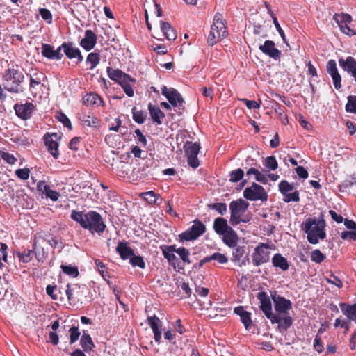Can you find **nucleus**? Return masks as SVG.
Masks as SVG:
<instances>
[{
  "label": "nucleus",
  "instance_id": "obj_1",
  "mask_svg": "<svg viewBox=\"0 0 356 356\" xmlns=\"http://www.w3.org/2000/svg\"><path fill=\"white\" fill-rule=\"evenodd\" d=\"M71 218L79 222L81 227L89 230L91 233H102L106 227V225L101 215L94 211H90L86 213L81 211L73 210L71 213Z\"/></svg>",
  "mask_w": 356,
  "mask_h": 356
},
{
  "label": "nucleus",
  "instance_id": "obj_2",
  "mask_svg": "<svg viewBox=\"0 0 356 356\" xmlns=\"http://www.w3.org/2000/svg\"><path fill=\"white\" fill-rule=\"evenodd\" d=\"M325 220L323 213H321L318 218H307L302 224V229L307 233L309 243L316 244L319 239L325 238Z\"/></svg>",
  "mask_w": 356,
  "mask_h": 356
},
{
  "label": "nucleus",
  "instance_id": "obj_3",
  "mask_svg": "<svg viewBox=\"0 0 356 356\" xmlns=\"http://www.w3.org/2000/svg\"><path fill=\"white\" fill-rule=\"evenodd\" d=\"M24 75L17 66L9 67L6 70L3 75V86L5 90L12 93H21L24 92L22 85Z\"/></svg>",
  "mask_w": 356,
  "mask_h": 356
},
{
  "label": "nucleus",
  "instance_id": "obj_4",
  "mask_svg": "<svg viewBox=\"0 0 356 356\" xmlns=\"http://www.w3.org/2000/svg\"><path fill=\"white\" fill-rule=\"evenodd\" d=\"M206 232L205 225L198 219L193 221V225L179 235V242L184 243L197 239Z\"/></svg>",
  "mask_w": 356,
  "mask_h": 356
},
{
  "label": "nucleus",
  "instance_id": "obj_5",
  "mask_svg": "<svg viewBox=\"0 0 356 356\" xmlns=\"http://www.w3.org/2000/svg\"><path fill=\"white\" fill-rule=\"evenodd\" d=\"M249 203L243 199L232 201L229 204L230 218L229 223L236 226L238 225L239 216H241L246 211Z\"/></svg>",
  "mask_w": 356,
  "mask_h": 356
},
{
  "label": "nucleus",
  "instance_id": "obj_6",
  "mask_svg": "<svg viewBox=\"0 0 356 356\" xmlns=\"http://www.w3.org/2000/svg\"><path fill=\"white\" fill-rule=\"evenodd\" d=\"M87 287L85 284H68L66 289H65V293L67 296L70 305H75L78 303L82 297L84 296Z\"/></svg>",
  "mask_w": 356,
  "mask_h": 356
},
{
  "label": "nucleus",
  "instance_id": "obj_7",
  "mask_svg": "<svg viewBox=\"0 0 356 356\" xmlns=\"http://www.w3.org/2000/svg\"><path fill=\"white\" fill-rule=\"evenodd\" d=\"M243 197L250 201L266 202L268 195L263 186L253 183L250 187H248L243 191Z\"/></svg>",
  "mask_w": 356,
  "mask_h": 356
},
{
  "label": "nucleus",
  "instance_id": "obj_8",
  "mask_svg": "<svg viewBox=\"0 0 356 356\" xmlns=\"http://www.w3.org/2000/svg\"><path fill=\"white\" fill-rule=\"evenodd\" d=\"M184 148L188 165L194 169L197 168L200 165V161L197 159V154L200 150V143L187 141L184 144Z\"/></svg>",
  "mask_w": 356,
  "mask_h": 356
},
{
  "label": "nucleus",
  "instance_id": "obj_9",
  "mask_svg": "<svg viewBox=\"0 0 356 356\" xmlns=\"http://www.w3.org/2000/svg\"><path fill=\"white\" fill-rule=\"evenodd\" d=\"M161 93L166 97L170 105L173 107H178L181 110L184 103V99L178 91L175 88H168L165 86L161 87Z\"/></svg>",
  "mask_w": 356,
  "mask_h": 356
},
{
  "label": "nucleus",
  "instance_id": "obj_10",
  "mask_svg": "<svg viewBox=\"0 0 356 356\" xmlns=\"http://www.w3.org/2000/svg\"><path fill=\"white\" fill-rule=\"evenodd\" d=\"M271 246H256L252 254V263L255 266L266 264L270 260Z\"/></svg>",
  "mask_w": 356,
  "mask_h": 356
},
{
  "label": "nucleus",
  "instance_id": "obj_11",
  "mask_svg": "<svg viewBox=\"0 0 356 356\" xmlns=\"http://www.w3.org/2000/svg\"><path fill=\"white\" fill-rule=\"evenodd\" d=\"M106 72L108 77L111 80L118 82L121 86L128 83H135L136 82V80L134 78L120 70H115L111 67H107Z\"/></svg>",
  "mask_w": 356,
  "mask_h": 356
},
{
  "label": "nucleus",
  "instance_id": "obj_12",
  "mask_svg": "<svg viewBox=\"0 0 356 356\" xmlns=\"http://www.w3.org/2000/svg\"><path fill=\"white\" fill-rule=\"evenodd\" d=\"M333 19L337 23L343 33L348 35L355 34V31L348 26V24L352 21V17L349 14L343 13L340 14L335 13Z\"/></svg>",
  "mask_w": 356,
  "mask_h": 356
},
{
  "label": "nucleus",
  "instance_id": "obj_13",
  "mask_svg": "<svg viewBox=\"0 0 356 356\" xmlns=\"http://www.w3.org/2000/svg\"><path fill=\"white\" fill-rule=\"evenodd\" d=\"M16 115L22 120L31 118L32 113L35 109V105L31 102L25 104H15L13 106Z\"/></svg>",
  "mask_w": 356,
  "mask_h": 356
},
{
  "label": "nucleus",
  "instance_id": "obj_14",
  "mask_svg": "<svg viewBox=\"0 0 356 356\" xmlns=\"http://www.w3.org/2000/svg\"><path fill=\"white\" fill-rule=\"evenodd\" d=\"M176 246H161L163 257L168 260L169 264L172 266L175 270H179L183 269L181 262L174 254L175 252Z\"/></svg>",
  "mask_w": 356,
  "mask_h": 356
},
{
  "label": "nucleus",
  "instance_id": "obj_15",
  "mask_svg": "<svg viewBox=\"0 0 356 356\" xmlns=\"http://www.w3.org/2000/svg\"><path fill=\"white\" fill-rule=\"evenodd\" d=\"M259 49L265 55L275 60H279L282 56L281 51L275 47L273 40H266L263 44L259 45Z\"/></svg>",
  "mask_w": 356,
  "mask_h": 356
},
{
  "label": "nucleus",
  "instance_id": "obj_16",
  "mask_svg": "<svg viewBox=\"0 0 356 356\" xmlns=\"http://www.w3.org/2000/svg\"><path fill=\"white\" fill-rule=\"evenodd\" d=\"M63 47H64V54L69 59H76V63H81L83 60V56L81 54L80 49L76 47L71 42H63Z\"/></svg>",
  "mask_w": 356,
  "mask_h": 356
},
{
  "label": "nucleus",
  "instance_id": "obj_17",
  "mask_svg": "<svg viewBox=\"0 0 356 356\" xmlns=\"http://www.w3.org/2000/svg\"><path fill=\"white\" fill-rule=\"evenodd\" d=\"M339 64L356 82V60L352 56H348L346 59L340 58Z\"/></svg>",
  "mask_w": 356,
  "mask_h": 356
},
{
  "label": "nucleus",
  "instance_id": "obj_18",
  "mask_svg": "<svg viewBox=\"0 0 356 356\" xmlns=\"http://www.w3.org/2000/svg\"><path fill=\"white\" fill-rule=\"evenodd\" d=\"M97 40V35L90 29L85 31L84 38L80 41V46L86 51H90L96 45Z\"/></svg>",
  "mask_w": 356,
  "mask_h": 356
},
{
  "label": "nucleus",
  "instance_id": "obj_19",
  "mask_svg": "<svg viewBox=\"0 0 356 356\" xmlns=\"http://www.w3.org/2000/svg\"><path fill=\"white\" fill-rule=\"evenodd\" d=\"M326 70L333 80L334 88L337 90L339 89L341 87V77L338 72L337 63L334 60H328L326 65Z\"/></svg>",
  "mask_w": 356,
  "mask_h": 356
},
{
  "label": "nucleus",
  "instance_id": "obj_20",
  "mask_svg": "<svg viewBox=\"0 0 356 356\" xmlns=\"http://www.w3.org/2000/svg\"><path fill=\"white\" fill-rule=\"evenodd\" d=\"M272 298L274 302L275 309L279 313L286 314L288 312V311L291 309L292 305L289 300H286V298L281 296H273Z\"/></svg>",
  "mask_w": 356,
  "mask_h": 356
},
{
  "label": "nucleus",
  "instance_id": "obj_21",
  "mask_svg": "<svg viewBox=\"0 0 356 356\" xmlns=\"http://www.w3.org/2000/svg\"><path fill=\"white\" fill-rule=\"evenodd\" d=\"M56 134L44 136V140L47 150L56 159L59 156L58 143L53 139V137L56 138Z\"/></svg>",
  "mask_w": 356,
  "mask_h": 356
},
{
  "label": "nucleus",
  "instance_id": "obj_22",
  "mask_svg": "<svg viewBox=\"0 0 356 356\" xmlns=\"http://www.w3.org/2000/svg\"><path fill=\"white\" fill-rule=\"evenodd\" d=\"M82 102L86 106H104V102L96 93L90 92L87 93L82 99Z\"/></svg>",
  "mask_w": 356,
  "mask_h": 356
},
{
  "label": "nucleus",
  "instance_id": "obj_23",
  "mask_svg": "<svg viewBox=\"0 0 356 356\" xmlns=\"http://www.w3.org/2000/svg\"><path fill=\"white\" fill-rule=\"evenodd\" d=\"M235 249L233 250L234 261L240 262V266L245 265L247 261H249L248 252H245V246H234Z\"/></svg>",
  "mask_w": 356,
  "mask_h": 356
},
{
  "label": "nucleus",
  "instance_id": "obj_24",
  "mask_svg": "<svg viewBox=\"0 0 356 356\" xmlns=\"http://www.w3.org/2000/svg\"><path fill=\"white\" fill-rule=\"evenodd\" d=\"M148 110L153 122L156 125H161L165 118L164 113L158 106H154L151 103L148 104Z\"/></svg>",
  "mask_w": 356,
  "mask_h": 356
},
{
  "label": "nucleus",
  "instance_id": "obj_25",
  "mask_svg": "<svg viewBox=\"0 0 356 356\" xmlns=\"http://www.w3.org/2000/svg\"><path fill=\"white\" fill-rule=\"evenodd\" d=\"M220 236L225 245H236L238 242V236L236 232L230 227L228 226L227 229L224 230Z\"/></svg>",
  "mask_w": 356,
  "mask_h": 356
},
{
  "label": "nucleus",
  "instance_id": "obj_26",
  "mask_svg": "<svg viewBox=\"0 0 356 356\" xmlns=\"http://www.w3.org/2000/svg\"><path fill=\"white\" fill-rule=\"evenodd\" d=\"M257 296L261 303V310L265 315L266 314L269 315L270 312L272 311V305L269 296L264 291L259 292Z\"/></svg>",
  "mask_w": 356,
  "mask_h": 356
},
{
  "label": "nucleus",
  "instance_id": "obj_27",
  "mask_svg": "<svg viewBox=\"0 0 356 356\" xmlns=\"http://www.w3.org/2000/svg\"><path fill=\"white\" fill-rule=\"evenodd\" d=\"M211 29L218 31L220 33H223L225 37H227L228 32L227 26L225 24V21L222 18V15L220 13H216L213 18V24L211 26Z\"/></svg>",
  "mask_w": 356,
  "mask_h": 356
},
{
  "label": "nucleus",
  "instance_id": "obj_28",
  "mask_svg": "<svg viewBox=\"0 0 356 356\" xmlns=\"http://www.w3.org/2000/svg\"><path fill=\"white\" fill-rule=\"evenodd\" d=\"M342 313L347 316L348 320L353 321L356 323V303L349 305L345 302L339 304Z\"/></svg>",
  "mask_w": 356,
  "mask_h": 356
},
{
  "label": "nucleus",
  "instance_id": "obj_29",
  "mask_svg": "<svg viewBox=\"0 0 356 356\" xmlns=\"http://www.w3.org/2000/svg\"><path fill=\"white\" fill-rule=\"evenodd\" d=\"M234 312L240 316L241 321L244 325L245 329H248L252 322L251 319V313L245 311L243 306L235 307Z\"/></svg>",
  "mask_w": 356,
  "mask_h": 356
},
{
  "label": "nucleus",
  "instance_id": "obj_30",
  "mask_svg": "<svg viewBox=\"0 0 356 356\" xmlns=\"http://www.w3.org/2000/svg\"><path fill=\"white\" fill-rule=\"evenodd\" d=\"M212 260L217 261L219 264H225L227 262L228 259L225 254L216 252L212 255L205 257L202 260H200L198 264V268H202L204 264L210 262Z\"/></svg>",
  "mask_w": 356,
  "mask_h": 356
},
{
  "label": "nucleus",
  "instance_id": "obj_31",
  "mask_svg": "<svg viewBox=\"0 0 356 356\" xmlns=\"http://www.w3.org/2000/svg\"><path fill=\"white\" fill-rule=\"evenodd\" d=\"M272 264L275 267L279 268L283 271H286L289 268L287 259L280 253L274 254L272 258Z\"/></svg>",
  "mask_w": 356,
  "mask_h": 356
},
{
  "label": "nucleus",
  "instance_id": "obj_32",
  "mask_svg": "<svg viewBox=\"0 0 356 356\" xmlns=\"http://www.w3.org/2000/svg\"><path fill=\"white\" fill-rule=\"evenodd\" d=\"M37 187L39 190L42 191V193L45 194L47 197L51 199L53 201H56L58 200L60 197L59 193L51 189L49 186L44 184L43 182L40 181L38 184Z\"/></svg>",
  "mask_w": 356,
  "mask_h": 356
},
{
  "label": "nucleus",
  "instance_id": "obj_33",
  "mask_svg": "<svg viewBox=\"0 0 356 356\" xmlns=\"http://www.w3.org/2000/svg\"><path fill=\"white\" fill-rule=\"evenodd\" d=\"M161 30L168 40H175L177 38L176 31L168 22L161 21Z\"/></svg>",
  "mask_w": 356,
  "mask_h": 356
},
{
  "label": "nucleus",
  "instance_id": "obj_34",
  "mask_svg": "<svg viewBox=\"0 0 356 356\" xmlns=\"http://www.w3.org/2000/svg\"><path fill=\"white\" fill-rule=\"evenodd\" d=\"M80 344L83 350L86 352H90L95 347L94 343L92 340L90 335L88 333L86 332L85 331L83 332L81 336Z\"/></svg>",
  "mask_w": 356,
  "mask_h": 356
},
{
  "label": "nucleus",
  "instance_id": "obj_35",
  "mask_svg": "<svg viewBox=\"0 0 356 356\" xmlns=\"http://www.w3.org/2000/svg\"><path fill=\"white\" fill-rule=\"evenodd\" d=\"M227 221L226 219L218 217L213 221V228L216 234L219 236L223 233L224 230L228 227Z\"/></svg>",
  "mask_w": 356,
  "mask_h": 356
},
{
  "label": "nucleus",
  "instance_id": "obj_36",
  "mask_svg": "<svg viewBox=\"0 0 356 356\" xmlns=\"http://www.w3.org/2000/svg\"><path fill=\"white\" fill-rule=\"evenodd\" d=\"M140 197L143 198L148 203L152 204L159 205L161 203V200H160L159 202H158L159 195L156 194L153 191L141 193L140 194Z\"/></svg>",
  "mask_w": 356,
  "mask_h": 356
},
{
  "label": "nucleus",
  "instance_id": "obj_37",
  "mask_svg": "<svg viewBox=\"0 0 356 356\" xmlns=\"http://www.w3.org/2000/svg\"><path fill=\"white\" fill-rule=\"evenodd\" d=\"M116 251L123 260L129 259L134 253L130 246H116Z\"/></svg>",
  "mask_w": 356,
  "mask_h": 356
},
{
  "label": "nucleus",
  "instance_id": "obj_38",
  "mask_svg": "<svg viewBox=\"0 0 356 356\" xmlns=\"http://www.w3.org/2000/svg\"><path fill=\"white\" fill-rule=\"evenodd\" d=\"M225 35L223 33H220L218 31H214L211 29L209 34L207 38V42L209 45L213 46L216 44L219 40L225 38Z\"/></svg>",
  "mask_w": 356,
  "mask_h": 356
},
{
  "label": "nucleus",
  "instance_id": "obj_39",
  "mask_svg": "<svg viewBox=\"0 0 356 356\" xmlns=\"http://www.w3.org/2000/svg\"><path fill=\"white\" fill-rule=\"evenodd\" d=\"M147 323L152 332L162 330V322L156 315L148 316Z\"/></svg>",
  "mask_w": 356,
  "mask_h": 356
},
{
  "label": "nucleus",
  "instance_id": "obj_40",
  "mask_svg": "<svg viewBox=\"0 0 356 356\" xmlns=\"http://www.w3.org/2000/svg\"><path fill=\"white\" fill-rule=\"evenodd\" d=\"M100 55L97 52L90 53L86 60L87 64L90 65V70H93L99 63Z\"/></svg>",
  "mask_w": 356,
  "mask_h": 356
},
{
  "label": "nucleus",
  "instance_id": "obj_41",
  "mask_svg": "<svg viewBox=\"0 0 356 356\" xmlns=\"http://www.w3.org/2000/svg\"><path fill=\"white\" fill-rule=\"evenodd\" d=\"M41 54L42 56L49 59V60H56L54 49V47L49 44L42 43V51Z\"/></svg>",
  "mask_w": 356,
  "mask_h": 356
},
{
  "label": "nucleus",
  "instance_id": "obj_42",
  "mask_svg": "<svg viewBox=\"0 0 356 356\" xmlns=\"http://www.w3.org/2000/svg\"><path fill=\"white\" fill-rule=\"evenodd\" d=\"M133 120L138 124H143L147 117V113L142 110H137L136 107L132 108Z\"/></svg>",
  "mask_w": 356,
  "mask_h": 356
},
{
  "label": "nucleus",
  "instance_id": "obj_43",
  "mask_svg": "<svg viewBox=\"0 0 356 356\" xmlns=\"http://www.w3.org/2000/svg\"><path fill=\"white\" fill-rule=\"evenodd\" d=\"M129 263L133 267H138L141 269H145L146 266L144 258L139 255H135L134 253L129 259Z\"/></svg>",
  "mask_w": 356,
  "mask_h": 356
},
{
  "label": "nucleus",
  "instance_id": "obj_44",
  "mask_svg": "<svg viewBox=\"0 0 356 356\" xmlns=\"http://www.w3.org/2000/svg\"><path fill=\"white\" fill-rule=\"evenodd\" d=\"M17 255L19 258V260L24 263H27L33 258V257L35 255V252L33 250L27 249L22 252H18Z\"/></svg>",
  "mask_w": 356,
  "mask_h": 356
},
{
  "label": "nucleus",
  "instance_id": "obj_45",
  "mask_svg": "<svg viewBox=\"0 0 356 356\" xmlns=\"http://www.w3.org/2000/svg\"><path fill=\"white\" fill-rule=\"evenodd\" d=\"M60 268L64 273L72 277H77L79 275V269L76 266L62 264Z\"/></svg>",
  "mask_w": 356,
  "mask_h": 356
},
{
  "label": "nucleus",
  "instance_id": "obj_46",
  "mask_svg": "<svg viewBox=\"0 0 356 356\" xmlns=\"http://www.w3.org/2000/svg\"><path fill=\"white\" fill-rule=\"evenodd\" d=\"M208 208L211 210H215L220 215H224L227 211V204L225 203H211L207 205Z\"/></svg>",
  "mask_w": 356,
  "mask_h": 356
},
{
  "label": "nucleus",
  "instance_id": "obj_47",
  "mask_svg": "<svg viewBox=\"0 0 356 356\" xmlns=\"http://www.w3.org/2000/svg\"><path fill=\"white\" fill-rule=\"evenodd\" d=\"M348 113L356 114V96L350 95L348 97V102L345 106Z\"/></svg>",
  "mask_w": 356,
  "mask_h": 356
},
{
  "label": "nucleus",
  "instance_id": "obj_48",
  "mask_svg": "<svg viewBox=\"0 0 356 356\" xmlns=\"http://www.w3.org/2000/svg\"><path fill=\"white\" fill-rule=\"evenodd\" d=\"M244 176V171L241 168L232 170L229 172V181L236 183L242 179Z\"/></svg>",
  "mask_w": 356,
  "mask_h": 356
},
{
  "label": "nucleus",
  "instance_id": "obj_49",
  "mask_svg": "<svg viewBox=\"0 0 356 356\" xmlns=\"http://www.w3.org/2000/svg\"><path fill=\"white\" fill-rule=\"evenodd\" d=\"M279 191L282 194L284 195L287 193H290V191H293L294 188V185L293 184L289 183L286 180H282L279 183L278 185Z\"/></svg>",
  "mask_w": 356,
  "mask_h": 356
},
{
  "label": "nucleus",
  "instance_id": "obj_50",
  "mask_svg": "<svg viewBox=\"0 0 356 356\" xmlns=\"http://www.w3.org/2000/svg\"><path fill=\"white\" fill-rule=\"evenodd\" d=\"M264 165L268 170H275L278 167L277 161L275 156H270L265 159Z\"/></svg>",
  "mask_w": 356,
  "mask_h": 356
},
{
  "label": "nucleus",
  "instance_id": "obj_51",
  "mask_svg": "<svg viewBox=\"0 0 356 356\" xmlns=\"http://www.w3.org/2000/svg\"><path fill=\"white\" fill-rule=\"evenodd\" d=\"M175 252L179 254V256L184 263H191L189 259V252L187 249H186L184 247H180L177 249L175 248Z\"/></svg>",
  "mask_w": 356,
  "mask_h": 356
},
{
  "label": "nucleus",
  "instance_id": "obj_52",
  "mask_svg": "<svg viewBox=\"0 0 356 356\" xmlns=\"http://www.w3.org/2000/svg\"><path fill=\"white\" fill-rule=\"evenodd\" d=\"M284 198L283 201L289 203L290 202H299L300 201V195L299 192L298 191H295L293 193H287L283 195Z\"/></svg>",
  "mask_w": 356,
  "mask_h": 356
},
{
  "label": "nucleus",
  "instance_id": "obj_53",
  "mask_svg": "<svg viewBox=\"0 0 356 356\" xmlns=\"http://www.w3.org/2000/svg\"><path fill=\"white\" fill-rule=\"evenodd\" d=\"M292 323L293 319L290 316L287 315L283 318L281 317L278 328H282L284 330H286L291 326Z\"/></svg>",
  "mask_w": 356,
  "mask_h": 356
},
{
  "label": "nucleus",
  "instance_id": "obj_54",
  "mask_svg": "<svg viewBox=\"0 0 356 356\" xmlns=\"http://www.w3.org/2000/svg\"><path fill=\"white\" fill-rule=\"evenodd\" d=\"M69 332H70V343L73 344L79 339L81 333L79 330V328L75 326H72V327H70Z\"/></svg>",
  "mask_w": 356,
  "mask_h": 356
},
{
  "label": "nucleus",
  "instance_id": "obj_55",
  "mask_svg": "<svg viewBox=\"0 0 356 356\" xmlns=\"http://www.w3.org/2000/svg\"><path fill=\"white\" fill-rule=\"evenodd\" d=\"M83 122L84 124H86L88 127H97L99 124V120L97 118L92 116H92L87 115V116L84 117Z\"/></svg>",
  "mask_w": 356,
  "mask_h": 356
},
{
  "label": "nucleus",
  "instance_id": "obj_56",
  "mask_svg": "<svg viewBox=\"0 0 356 356\" xmlns=\"http://www.w3.org/2000/svg\"><path fill=\"white\" fill-rule=\"evenodd\" d=\"M56 118L58 121L62 122L64 127L68 128L69 129H72L71 122L65 113L59 112L57 113Z\"/></svg>",
  "mask_w": 356,
  "mask_h": 356
},
{
  "label": "nucleus",
  "instance_id": "obj_57",
  "mask_svg": "<svg viewBox=\"0 0 356 356\" xmlns=\"http://www.w3.org/2000/svg\"><path fill=\"white\" fill-rule=\"evenodd\" d=\"M356 184V177L353 176L352 180H344L339 185V188L340 191L344 192L347 188L351 187L353 185Z\"/></svg>",
  "mask_w": 356,
  "mask_h": 356
},
{
  "label": "nucleus",
  "instance_id": "obj_58",
  "mask_svg": "<svg viewBox=\"0 0 356 356\" xmlns=\"http://www.w3.org/2000/svg\"><path fill=\"white\" fill-rule=\"evenodd\" d=\"M325 259V256L319 250H315L312 252L311 259L317 264L321 263Z\"/></svg>",
  "mask_w": 356,
  "mask_h": 356
},
{
  "label": "nucleus",
  "instance_id": "obj_59",
  "mask_svg": "<svg viewBox=\"0 0 356 356\" xmlns=\"http://www.w3.org/2000/svg\"><path fill=\"white\" fill-rule=\"evenodd\" d=\"M38 12L41 16V17L47 22L48 24H51L52 22V14L49 10L47 8H40Z\"/></svg>",
  "mask_w": 356,
  "mask_h": 356
},
{
  "label": "nucleus",
  "instance_id": "obj_60",
  "mask_svg": "<svg viewBox=\"0 0 356 356\" xmlns=\"http://www.w3.org/2000/svg\"><path fill=\"white\" fill-rule=\"evenodd\" d=\"M341 237L342 239L347 241H355L356 231H343L341 233Z\"/></svg>",
  "mask_w": 356,
  "mask_h": 356
},
{
  "label": "nucleus",
  "instance_id": "obj_61",
  "mask_svg": "<svg viewBox=\"0 0 356 356\" xmlns=\"http://www.w3.org/2000/svg\"><path fill=\"white\" fill-rule=\"evenodd\" d=\"M16 176L22 180H27L29 177L30 170L29 168H19L15 172Z\"/></svg>",
  "mask_w": 356,
  "mask_h": 356
},
{
  "label": "nucleus",
  "instance_id": "obj_62",
  "mask_svg": "<svg viewBox=\"0 0 356 356\" xmlns=\"http://www.w3.org/2000/svg\"><path fill=\"white\" fill-rule=\"evenodd\" d=\"M0 156L4 161L11 165L17 161V159L14 155L8 152L0 151Z\"/></svg>",
  "mask_w": 356,
  "mask_h": 356
},
{
  "label": "nucleus",
  "instance_id": "obj_63",
  "mask_svg": "<svg viewBox=\"0 0 356 356\" xmlns=\"http://www.w3.org/2000/svg\"><path fill=\"white\" fill-rule=\"evenodd\" d=\"M273 24L277 29V31H278L280 37L282 38V41L287 45H289L288 42H287V40H286V35H285V33L283 31V29H282V27L280 26L279 22H278V20H277V18L276 16H273Z\"/></svg>",
  "mask_w": 356,
  "mask_h": 356
},
{
  "label": "nucleus",
  "instance_id": "obj_64",
  "mask_svg": "<svg viewBox=\"0 0 356 356\" xmlns=\"http://www.w3.org/2000/svg\"><path fill=\"white\" fill-rule=\"evenodd\" d=\"M314 348L318 353H321L324 350L323 343L318 334L314 339Z\"/></svg>",
  "mask_w": 356,
  "mask_h": 356
}]
</instances>
